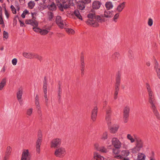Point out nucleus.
<instances>
[{
  "label": "nucleus",
  "mask_w": 160,
  "mask_h": 160,
  "mask_svg": "<svg viewBox=\"0 0 160 160\" xmlns=\"http://www.w3.org/2000/svg\"><path fill=\"white\" fill-rule=\"evenodd\" d=\"M119 88H115L114 90V99L115 100L116 99L118 98Z\"/></svg>",
  "instance_id": "nucleus-35"
},
{
  "label": "nucleus",
  "mask_w": 160,
  "mask_h": 160,
  "mask_svg": "<svg viewBox=\"0 0 160 160\" xmlns=\"http://www.w3.org/2000/svg\"><path fill=\"white\" fill-rule=\"evenodd\" d=\"M35 102L36 108L39 111L41 112V111L40 110L41 108L40 107L39 102V98L38 97V95H36L35 98Z\"/></svg>",
  "instance_id": "nucleus-23"
},
{
  "label": "nucleus",
  "mask_w": 160,
  "mask_h": 160,
  "mask_svg": "<svg viewBox=\"0 0 160 160\" xmlns=\"http://www.w3.org/2000/svg\"><path fill=\"white\" fill-rule=\"evenodd\" d=\"M122 160H129V158L126 157H123L122 156V158H120Z\"/></svg>",
  "instance_id": "nucleus-62"
},
{
  "label": "nucleus",
  "mask_w": 160,
  "mask_h": 160,
  "mask_svg": "<svg viewBox=\"0 0 160 160\" xmlns=\"http://www.w3.org/2000/svg\"><path fill=\"white\" fill-rule=\"evenodd\" d=\"M66 1H62V3H60L58 4L59 10L61 11H63V9H66L69 7V6H73L74 3H78L80 2L79 0H65ZM63 1V0H62Z\"/></svg>",
  "instance_id": "nucleus-3"
},
{
  "label": "nucleus",
  "mask_w": 160,
  "mask_h": 160,
  "mask_svg": "<svg viewBox=\"0 0 160 160\" xmlns=\"http://www.w3.org/2000/svg\"><path fill=\"white\" fill-rule=\"evenodd\" d=\"M11 8L12 12L13 14H15L16 13V10L13 5L11 6Z\"/></svg>",
  "instance_id": "nucleus-53"
},
{
  "label": "nucleus",
  "mask_w": 160,
  "mask_h": 160,
  "mask_svg": "<svg viewBox=\"0 0 160 160\" xmlns=\"http://www.w3.org/2000/svg\"><path fill=\"white\" fill-rule=\"evenodd\" d=\"M66 154V151L65 148L62 147H59L57 148L54 152L55 155L58 157L62 158Z\"/></svg>",
  "instance_id": "nucleus-7"
},
{
  "label": "nucleus",
  "mask_w": 160,
  "mask_h": 160,
  "mask_svg": "<svg viewBox=\"0 0 160 160\" xmlns=\"http://www.w3.org/2000/svg\"><path fill=\"white\" fill-rule=\"evenodd\" d=\"M47 81L46 79V77L44 78V81H43V89L44 93H47Z\"/></svg>",
  "instance_id": "nucleus-26"
},
{
  "label": "nucleus",
  "mask_w": 160,
  "mask_h": 160,
  "mask_svg": "<svg viewBox=\"0 0 160 160\" xmlns=\"http://www.w3.org/2000/svg\"><path fill=\"white\" fill-rule=\"evenodd\" d=\"M101 3L98 1H94L92 3V8L93 9H98L101 5Z\"/></svg>",
  "instance_id": "nucleus-20"
},
{
  "label": "nucleus",
  "mask_w": 160,
  "mask_h": 160,
  "mask_svg": "<svg viewBox=\"0 0 160 160\" xmlns=\"http://www.w3.org/2000/svg\"><path fill=\"white\" fill-rule=\"evenodd\" d=\"M108 134L107 132H105L103 133L101 137V139L105 140L107 139Z\"/></svg>",
  "instance_id": "nucleus-44"
},
{
  "label": "nucleus",
  "mask_w": 160,
  "mask_h": 160,
  "mask_svg": "<svg viewBox=\"0 0 160 160\" xmlns=\"http://www.w3.org/2000/svg\"><path fill=\"white\" fill-rule=\"evenodd\" d=\"M125 2L120 3L117 7L116 10L118 12H121L125 7Z\"/></svg>",
  "instance_id": "nucleus-25"
},
{
  "label": "nucleus",
  "mask_w": 160,
  "mask_h": 160,
  "mask_svg": "<svg viewBox=\"0 0 160 160\" xmlns=\"http://www.w3.org/2000/svg\"><path fill=\"white\" fill-rule=\"evenodd\" d=\"M56 22L58 27L61 28H65L67 25L65 20H63L61 17L59 16H57L56 19Z\"/></svg>",
  "instance_id": "nucleus-8"
},
{
  "label": "nucleus",
  "mask_w": 160,
  "mask_h": 160,
  "mask_svg": "<svg viewBox=\"0 0 160 160\" xmlns=\"http://www.w3.org/2000/svg\"><path fill=\"white\" fill-rule=\"evenodd\" d=\"M146 87L148 96V102L150 104V107L157 118L159 120L160 115L156 107V100L154 94L148 84H147Z\"/></svg>",
  "instance_id": "nucleus-1"
},
{
  "label": "nucleus",
  "mask_w": 160,
  "mask_h": 160,
  "mask_svg": "<svg viewBox=\"0 0 160 160\" xmlns=\"http://www.w3.org/2000/svg\"><path fill=\"white\" fill-rule=\"evenodd\" d=\"M120 148H114L112 149V153L113 154H115L114 155V157L115 158L118 159L122 158V156L118 154L120 152L119 150V149Z\"/></svg>",
  "instance_id": "nucleus-15"
},
{
  "label": "nucleus",
  "mask_w": 160,
  "mask_h": 160,
  "mask_svg": "<svg viewBox=\"0 0 160 160\" xmlns=\"http://www.w3.org/2000/svg\"><path fill=\"white\" fill-rule=\"evenodd\" d=\"M94 158L97 160H102L104 159V158L100 155L98 153L95 152L94 153Z\"/></svg>",
  "instance_id": "nucleus-27"
},
{
  "label": "nucleus",
  "mask_w": 160,
  "mask_h": 160,
  "mask_svg": "<svg viewBox=\"0 0 160 160\" xmlns=\"http://www.w3.org/2000/svg\"><path fill=\"white\" fill-rule=\"evenodd\" d=\"M145 157L146 156L144 154L139 153L138 154L137 158L138 160H144Z\"/></svg>",
  "instance_id": "nucleus-36"
},
{
  "label": "nucleus",
  "mask_w": 160,
  "mask_h": 160,
  "mask_svg": "<svg viewBox=\"0 0 160 160\" xmlns=\"http://www.w3.org/2000/svg\"><path fill=\"white\" fill-rule=\"evenodd\" d=\"M129 152L128 150H123L121 152L122 156L127 157L129 154Z\"/></svg>",
  "instance_id": "nucleus-38"
},
{
  "label": "nucleus",
  "mask_w": 160,
  "mask_h": 160,
  "mask_svg": "<svg viewBox=\"0 0 160 160\" xmlns=\"http://www.w3.org/2000/svg\"><path fill=\"white\" fill-rule=\"evenodd\" d=\"M120 55L118 52H115L112 55V58L113 60L116 61L119 58Z\"/></svg>",
  "instance_id": "nucleus-28"
},
{
  "label": "nucleus",
  "mask_w": 160,
  "mask_h": 160,
  "mask_svg": "<svg viewBox=\"0 0 160 160\" xmlns=\"http://www.w3.org/2000/svg\"><path fill=\"white\" fill-rule=\"evenodd\" d=\"M152 155L153 156H151L149 158L150 160H156L155 158L154 157L153 155H154V153L153 152H152Z\"/></svg>",
  "instance_id": "nucleus-59"
},
{
  "label": "nucleus",
  "mask_w": 160,
  "mask_h": 160,
  "mask_svg": "<svg viewBox=\"0 0 160 160\" xmlns=\"http://www.w3.org/2000/svg\"><path fill=\"white\" fill-rule=\"evenodd\" d=\"M34 58H36L38 59L39 60H41L42 59V58L41 56H39L38 55L35 53Z\"/></svg>",
  "instance_id": "nucleus-58"
},
{
  "label": "nucleus",
  "mask_w": 160,
  "mask_h": 160,
  "mask_svg": "<svg viewBox=\"0 0 160 160\" xmlns=\"http://www.w3.org/2000/svg\"><path fill=\"white\" fill-rule=\"evenodd\" d=\"M61 143V139L56 138L53 139L51 142V147L56 148L59 147Z\"/></svg>",
  "instance_id": "nucleus-9"
},
{
  "label": "nucleus",
  "mask_w": 160,
  "mask_h": 160,
  "mask_svg": "<svg viewBox=\"0 0 160 160\" xmlns=\"http://www.w3.org/2000/svg\"><path fill=\"white\" fill-rule=\"evenodd\" d=\"M66 31L69 34H73L75 33L74 30L70 28H66Z\"/></svg>",
  "instance_id": "nucleus-43"
},
{
  "label": "nucleus",
  "mask_w": 160,
  "mask_h": 160,
  "mask_svg": "<svg viewBox=\"0 0 160 160\" xmlns=\"http://www.w3.org/2000/svg\"><path fill=\"white\" fill-rule=\"evenodd\" d=\"M155 68L156 69L158 77L160 79V68L158 67V63L157 62L155 63Z\"/></svg>",
  "instance_id": "nucleus-32"
},
{
  "label": "nucleus",
  "mask_w": 160,
  "mask_h": 160,
  "mask_svg": "<svg viewBox=\"0 0 160 160\" xmlns=\"http://www.w3.org/2000/svg\"><path fill=\"white\" fill-rule=\"evenodd\" d=\"M85 63H83V62L81 64V76H82L84 74L85 70Z\"/></svg>",
  "instance_id": "nucleus-33"
},
{
  "label": "nucleus",
  "mask_w": 160,
  "mask_h": 160,
  "mask_svg": "<svg viewBox=\"0 0 160 160\" xmlns=\"http://www.w3.org/2000/svg\"><path fill=\"white\" fill-rule=\"evenodd\" d=\"M148 25L149 26H151L153 24V20L152 19L150 18L148 19Z\"/></svg>",
  "instance_id": "nucleus-52"
},
{
  "label": "nucleus",
  "mask_w": 160,
  "mask_h": 160,
  "mask_svg": "<svg viewBox=\"0 0 160 160\" xmlns=\"http://www.w3.org/2000/svg\"><path fill=\"white\" fill-rule=\"evenodd\" d=\"M6 82V78H3L1 82L0 83V90H2L4 86H5Z\"/></svg>",
  "instance_id": "nucleus-31"
},
{
  "label": "nucleus",
  "mask_w": 160,
  "mask_h": 160,
  "mask_svg": "<svg viewBox=\"0 0 160 160\" xmlns=\"http://www.w3.org/2000/svg\"><path fill=\"white\" fill-rule=\"evenodd\" d=\"M25 23L28 24H30L33 26V29L34 31L36 32H39L40 33L41 29L37 28L38 23L37 21L31 19H28L26 20Z\"/></svg>",
  "instance_id": "nucleus-5"
},
{
  "label": "nucleus",
  "mask_w": 160,
  "mask_h": 160,
  "mask_svg": "<svg viewBox=\"0 0 160 160\" xmlns=\"http://www.w3.org/2000/svg\"><path fill=\"white\" fill-rule=\"evenodd\" d=\"M111 115H106L105 119L107 122V124L108 126L111 125Z\"/></svg>",
  "instance_id": "nucleus-34"
},
{
  "label": "nucleus",
  "mask_w": 160,
  "mask_h": 160,
  "mask_svg": "<svg viewBox=\"0 0 160 160\" xmlns=\"http://www.w3.org/2000/svg\"><path fill=\"white\" fill-rule=\"evenodd\" d=\"M74 13L75 15L78 18V19H80V13L79 11L78 10H75L74 12Z\"/></svg>",
  "instance_id": "nucleus-45"
},
{
  "label": "nucleus",
  "mask_w": 160,
  "mask_h": 160,
  "mask_svg": "<svg viewBox=\"0 0 160 160\" xmlns=\"http://www.w3.org/2000/svg\"><path fill=\"white\" fill-rule=\"evenodd\" d=\"M113 11H110L108 10H105L104 12L103 15H101V17H105L106 18H111L113 16Z\"/></svg>",
  "instance_id": "nucleus-16"
},
{
  "label": "nucleus",
  "mask_w": 160,
  "mask_h": 160,
  "mask_svg": "<svg viewBox=\"0 0 160 160\" xmlns=\"http://www.w3.org/2000/svg\"><path fill=\"white\" fill-rule=\"evenodd\" d=\"M23 13L26 15L28 13V11L27 10L25 9Z\"/></svg>",
  "instance_id": "nucleus-63"
},
{
  "label": "nucleus",
  "mask_w": 160,
  "mask_h": 160,
  "mask_svg": "<svg viewBox=\"0 0 160 160\" xmlns=\"http://www.w3.org/2000/svg\"><path fill=\"white\" fill-rule=\"evenodd\" d=\"M128 116H123V122L124 123H127L128 120Z\"/></svg>",
  "instance_id": "nucleus-54"
},
{
  "label": "nucleus",
  "mask_w": 160,
  "mask_h": 160,
  "mask_svg": "<svg viewBox=\"0 0 160 160\" xmlns=\"http://www.w3.org/2000/svg\"><path fill=\"white\" fill-rule=\"evenodd\" d=\"M47 8L49 10L52 11H55L57 9L56 6L54 2H52L48 4L47 6Z\"/></svg>",
  "instance_id": "nucleus-24"
},
{
  "label": "nucleus",
  "mask_w": 160,
  "mask_h": 160,
  "mask_svg": "<svg viewBox=\"0 0 160 160\" xmlns=\"http://www.w3.org/2000/svg\"><path fill=\"white\" fill-rule=\"evenodd\" d=\"M50 30V28L48 27L44 29H41L40 33L42 35L47 34Z\"/></svg>",
  "instance_id": "nucleus-29"
},
{
  "label": "nucleus",
  "mask_w": 160,
  "mask_h": 160,
  "mask_svg": "<svg viewBox=\"0 0 160 160\" xmlns=\"http://www.w3.org/2000/svg\"><path fill=\"white\" fill-rule=\"evenodd\" d=\"M22 88H19L17 93V97L20 104L21 105H22L23 103V100L22 98Z\"/></svg>",
  "instance_id": "nucleus-11"
},
{
  "label": "nucleus",
  "mask_w": 160,
  "mask_h": 160,
  "mask_svg": "<svg viewBox=\"0 0 160 160\" xmlns=\"http://www.w3.org/2000/svg\"><path fill=\"white\" fill-rule=\"evenodd\" d=\"M19 21L20 22V26L23 27L24 25V23L20 20H19Z\"/></svg>",
  "instance_id": "nucleus-61"
},
{
  "label": "nucleus",
  "mask_w": 160,
  "mask_h": 160,
  "mask_svg": "<svg viewBox=\"0 0 160 160\" xmlns=\"http://www.w3.org/2000/svg\"><path fill=\"white\" fill-rule=\"evenodd\" d=\"M33 109L31 108L27 109L26 111V114L28 116H31L32 113Z\"/></svg>",
  "instance_id": "nucleus-41"
},
{
  "label": "nucleus",
  "mask_w": 160,
  "mask_h": 160,
  "mask_svg": "<svg viewBox=\"0 0 160 160\" xmlns=\"http://www.w3.org/2000/svg\"><path fill=\"white\" fill-rule=\"evenodd\" d=\"M42 141V135L41 132L39 131L38 135V139L36 142V150L37 153H40V146Z\"/></svg>",
  "instance_id": "nucleus-6"
},
{
  "label": "nucleus",
  "mask_w": 160,
  "mask_h": 160,
  "mask_svg": "<svg viewBox=\"0 0 160 160\" xmlns=\"http://www.w3.org/2000/svg\"><path fill=\"white\" fill-rule=\"evenodd\" d=\"M10 155L5 154L3 160H7Z\"/></svg>",
  "instance_id": "nucleus-60"
},
{
  "label": "nucleus",
  "mask_w": 160,
  "mask_h": 160,
  "mask_svg": "<svg viewBox=\"0 0 160 160\" xmlns=\"http://www.w3.org/2000/svg\"><path fill=\"white\" fill-rule=\"evenodd\" d=\"M127 138L130 141L131 143H133L136 141V138H138L137 136L134 135V138L130 134H128L127 136Z\"/></svg>",
  "instance_id": "nucleus-22"
},
{
  "label": "nucleus",
  "mask_w": 160,
  "mask_h": 160,
  "mask_svg": "<svg viewBox=\"0 0 160 160\" xmlns=\"http://www.w3.org/2000/svg\"><path fill=\"white\" fill-rule=\"evenodd\" d=\"M0 24L2 25V27H4L5 24L2 18V14L0 15Z\"/></svg>",
  "instance_id": "nucleus-48"
},
{
  "label": "nucleus",
  "mask_w": 160,
  "mask_h": 160,
  "mask_svg": "<svg viewBox=\"0 0 160 160\" xmlns=\"http://www.w3.org/2000/svg\"><path fill=\"white\" fill-rule=\"evenodd\" d=\"M59 87L58 88V98L59 100H60L61 98V94L62 93V89L61 88V85L59 83L58 84Z\"/></svg>",
  "instance_id": "nucleus-39"
},
{
  "label": "nucleus",
  "mask_w": 160,
  "mask_h": 160,
  "mask_svg": "<svg viewBox=\"0 0 160 160\" xmlns=\"http://www.w3.org/2000/svg\"><path fill=\"white\" fill-rule=\"evenodd\" d=\"M111 108L108 106L106 110V115H111Z\"/></svg>",
  "instance_id": "nucleus-47"
},
{
  "label": "nucleus",
  "mask_w": 160,
  "mask_h": 160,
  "mask_svg": "<svg viewBox=\"0 0 160 160\" xmlns=\"http://www.w3.org/2000/svg\"><path fill=\"white\" fill-rule=\"evenodd\" d=\"M35 5V3L33 1H31L28 3V8L30 9L33 8Z\"/></svg>",
  "instance_id": "nucleus-37"
},
{
  "label": "nucleus",
  "mask_w": 160,
  "mask_h": 160,
  "mask_svg": "<svg viewBox=\"0 0 160 160\" xmlns=\"http://www.w3.org/2000/svg\"><path fill=\"white\" fill-rule=\"evenodd\" d=\"M91 2V0H82L81 1V10H83L85 7V4H88Z\"/></svg>",
  "instance_id": "nucleus-18"
},
{
  "label": "nucleus",
  "mask_w": 160,
  "mask_h": 160,
  "mask_svg": "<svg viewBox=\"0 0 160 160\" xmlns=\"http://www.w3.org/2000/svg\"><path fill=\"white\" fill-rule=\"evenodd\" d=\"M118 129V128L116 127H111L110 128V132L113 133H116Z\"/></svg>",
  "instance_id": "nucleus-40"
},
{
  "label": "nucleus",
  "mask_w": 160,
  "mask_h": 160,
  "mask_svg": "<svg viewBox=\"0 0 160 160\" xmlns=\"http://www.w3.org/2000/svg\"><path fill=\"white\" fill-rule=\"evenodd\" d=\"M112 146L116 148H121L122 147V143L120 140L117 138L113 137L111 140Z\"/></svg>",
  "instance_id": "nucleus-10"
},
{
  "label": "nucleus",
  "mask_w": 160,
  "mask_h": 160,
  "mask_svg": "<svg viewBox=\"0 0 160 160\" xmlns=\"http://www.w3.org/2000/svg\"><path fill=\"white\" fill-rule=\"evenodd\" d=\"M119 17V14L118 13H116L114 16L113 18V20L115 22H117V19Z\"/></svg>",
  "instance_id": "nucleus-50"
},
{
  "label": "nucleus",
  "mask_w": 160,
  "mask_h": 160,
  "mask_svg": "<svg viewBox=\"0 0 160 160\" xmlns=\"http://www.w3.org/2000/svg\"><path fill=\"white\" fill-rule=\"evenodd\" d=\"M11 148L10 146H8L7 148L6 152L5 154L10 155L11 152Z\"/></svg>",
  "instance_id": "nucleus-49"
},
{
  "label": "nucleus",
  "mask_w": 160,
  "mask_h": 160,
  "mask_svg": "<svg viewBox=\"0 0 160 160\" xmlns=\"http://www.w3.org/2000/svg\"><path fill=\"white\" fill-rule=\"evenodd\" d=\"M84 57L83 55V53H82V55L81 56V64L83 62V63H84Z\"/></svg>",
  "instance_id": "nucleus-55"
},
{
  "label": "nucleus",
  "mask_w": 160,
  "mask_h": 160,
  "mask_svg": "<svg viewBox=\"0 0 160 160\" xmlns=\"http://www.w3.org/2000/svg\"><path fill=\"white\" fill-rule=\"evenodd\" d=\"M48 18L50 20H51L53 18L54 14L53 12H48Z\"/></svg>",
  "instance_id": "nucleus-46"
},
{
  "label": "nucleus",
  "mask_w": 160,
  "mask_h": 160,
  "mask_svg": "<svg viewBox=\"0 0 160 160\" xmlns=\"http://www.w3.org/2000/svg\"><path fill=\"white\" fill-rule=\"evenodd\" d=\"M89 19L87 22L88 24L93 27H97L99 26L98 22H105L104 18H102L101 16L96 15L95 12H90L87 15Z\"/></svg>",
  "instance_id": "nucleus-2"
},
{
  "label": "nucleus",
  "mask_w": 160,
  "mask_h": 160,
  "mask_svg": "<svg viewBox=\"0 0 160 160\" xmlns=\"http://www.w3.org/2000/svg\"><path fill=\"white\" fill-rule=\"evenodd\" d=\"M98 113V108L97 106H94L92 110L91 114V118L92 120L94 122L96 121Z\"/></svg>",
  "instance_id": "nucleus-13"
},
{
  "label": "nucleus",
  "mask_w": 160,
  "mask_h": 160,
  "mask_svg": "<svg viewBox=\"0 0 160 160\" xmlns=\"http://www.w3.org/2000/svg\"><path fill=\"white\" fill-rule=\"evenodd\" d=\"M31 156L28 149L25 150L22 153L21 160H30Z\"/></svg>",
  "instance_id": "nucleus-12"
},
{
  "label": "nucleus",
  "mask_w": 160,
  "mask_h": 160,
  "mask_svg": "<svg viewBox=\"0 0 160 160\" xmlns=\"http://www.w3.org/2000/svg\"><path fill=\"white\" fill-rule=\"evenodd\" d=\"M135 146L132 149V152L133 153H136L139 152L142 148L143 143L140 138L138 137L136 138Z\"/></svg>",
  "instance_id": "nucleus-4"
},
{
  "label": "nucleus",
  "mask_w": 160,
  "mask_h": 160,
  "mask_svg": "<svg viewBox=\"0 0 160 160\" xmlns=\"http://www.w3.org/2000/svg\"><path fill=\"white\" fill-rule=\"evenodd\" d=\"M121 76V72L120 71H118L116 75V82L115 85V88H119Z\"/></svg>",
  "instance_id": "nucleus-14"
},
{
  "label": "nucleus",
  "mask_w": 160,
  "mask_h": 160,
  "mask_svg": "<svg viewBox=\"0 0 160 160\" xmlns=\"http://www.w3.org/2000/svg\"><path fill=\"white\" fill-rule=\"evenodd\" d=\"M5 14L7 18L8 19L9 17V14L5 8Z\"/></svg>",
  "instance_id": "nucleus-56"
},
{
  "label": "nucleus",
  "mask_w": 160,
  "mask_h": 160,
  "mask_svg": "<svg viewBox=\"0 0 160 160\" xmlns=\"http://www.w3.org/2000/svg\"><path fill=\"white\" fill-rule=\"evenodd\" d=\"M26 15L23 12V13L21 15V16L23 18H24L25 17Z\"/></svg>",
  "instance_id": "nucleus-64"
},
{
  "label": "nucleus",
  "mask_w": 160,
  "mask_h": 160,
  "mask_svg": "<svg viewBox=\"0 0 160 160\" xmlns=\"http://www.w3.org/2000/svg\"><path fill=\"white\" fill-rule=\"evenodd\" d=\"M130 111V108L128 106H125L123 109V116H129V114Z\"/></svg>",
  "instance_id": "nucleus-21"
},
{
  "label": "nucleus",
  "mask_w": 160,
  "mask_h": 160,
  "mask_svg": "<svg viewBox=\"0 0 160 160\" xmlns=\"http://www.w3.org/2000/svg\"><path fill=\"white\" fill-rule=\"evenodd\" d=\"M12 63L13 65H16L17 62V60L16 58H14L13 59L12 61Z\"/></svg>",
  "instance_id": "nucleus-57"
},
{
  "label": "nucleus",
  "mask_w": 160,
  "mask_h": 160,
  "mask_svg": "<svg viewBox=\"0 0 160 160\" xmlns=\"http://www.w3.org/2000/svg\"><path fill=\"white\" fill-rule=\"evenodd\" d=\"M44 97L45 100V103L47 107L48 106V100L47 97V93H44Z\"/></svg>",
  "instance_id": "nucleus-42"
},
{
  "label": "nucleus",
  "mask_w": 160,
  "mask_h": 160,
  "mask_svg": "<svg viewBox=\"0 0 160 160\" xmlns=\"http://www.w3.org/2000/svg\"><path fill=\"white\" fill-rule=\"evenodd\" d=\"M105 7L108 10L112 8L113 7L112 3L111 2H107L105 4Z\"/></svg>",
  "instance_id": "nucleus-30"
},
{
  "label": "nucleus",
  "mask_w": 160,
  "mask_h": 160,
  "mask_svg": "<svg viewBox=\"0 0 160 160\" xmlns=\"http://www.w3.org/2000/svg\"><path fill=\"white\" fill-rule=\"evenodd\" d=\"M8 37V33L7 32L4 31H3V39L5 40L4 39H7Z\"/></svg>",
  "instance_id": "nucleus-51"
},
{
  "label": "nucleus",
  "mask_w": 160,
  "mask_h": 160,
  "mask_svg": "<svg viewBox=\"0 0 160 160\" xmlns=\"http://www.w3.org/2000/svg\"><path fill=\"white\" fill-rule=\"evenodd\" d=\"M34 53L31 52H23L22 53V55L24 57L29 59L34 58Z\"/></svg>",
  "instance_id": "nucleus-17"
},
{
  "label": "nucleus",
  "mask_w": 160,
  "mask_h": 160,
  "mask_svg": "<svg viewBox=\"0 0 160 160\" xmlns=\"http://www.w3.org/2000/svg\"><path fill=\"white\" fill-rule=\"evenodd\" d=\"M95 147L98 151L106 153L108 152L107 149L104 147H98V145L96 144L95 145Z\"/></svg>",
  "instance_id": "nucleus-19"
}]
</instances>
